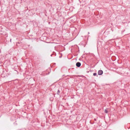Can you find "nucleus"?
I'll return each instance as SVG.
<instances>
[{"mask_svg":"<svg viewBox=\"0 0 130 130\" xmlns=\"http://www.w3.org/2000/svg\"><path fill=\"white\" fill-rule=\"evenodd\" d=\"M103 71L102 70H99L98 72V74L99 75H101L103 73Z\"/></svg>","mask_w":130,"mask_h":130,"instance_id":"f257e3e1","label":"nucleus"},{"mask_svg":"<svg viewBox=\"0 0 130 130\" xmlns=\"http://www.w3.org/2000/svg\"><path fill=\"white\" fill-rule=\"evenodd\" d=\"M81 63L80 62H77L76 63V66L77 67H80L81 66Z\"/></svg>","mask_w":130,"mask_h":130,"instance_id":"f03ea898","label":"nucleus"},{"mask_svg":"<svg viewBox=\"0 0 130 130\" xmlns=\"http://www.w3.org/2000/svg\"><path fill=\"white\" fill-rule=\"evenodd\" d=\"M67 35L68 36H69L70 35V34H69V32H70V31H68V30H66V32H67Z\"/></svg>","mask_w":130,"mask_h":130,"instance_id":"7ed1b4c3","label":"nucleus"},{"mask_svg":"<svg viewBox=\"0 0 130 130\" xmlns=\"http://www.w3.org/2000/svg\"><path fill=\"white\" fill-rule=\"evenodd\" d=\"M59 92H60V91L59 90H58V91L57 92V94H59Z\"/></svg>","mask_w":130,"mask_h":130,"instance_id":"20e7f679","label":"nucleus"},{"mask_svg":"<svg viewBox=\"0 0 130 130\" xmlns=\"http://www.w3.org/2000/svg\"><path fill=\"white\" fill-rule=\"evenodd\" d=\"M97 75V73H94L93 74V75L94 76H95Z\"/></svg>","mask_w":130,"mask_h":130,"instance_id":"39448f33","label":"nucleus"},{"mask_svg":"<svg viewBox=\"0 0 130 130\" xmlns=\"http://www.w3.org/2000/svg\"><path fill=\"white\" fill-rule=\"evenodd\" d=\"M104 112L105 113H107L108 112V111L107 110L105 109L104 110Z\"/></svg>","mask_w":130,"mask_h":130,"instance_id":"423d86ee","label":"nucleus"},{"mask_svg":"<svg viewBox=\"0 0 130 130\" xmlns=\"http://www.w3.org/2000/svg\"><path fill=\"white\" fill-rule=\"evenodd\" d=\"M129 125H130V124H127V126H129Z\"/></svg>","mask_w":130,"mask_h":130,"instance_id":"0eeeda50","label":"nucleus"},{"mask_svg":"<svg viewBox=\"0 0 130 130\" xmlns=\"http://www.w3.org/2000/svg\"><path fill=\"white\" fill-rule=\"evenodd\" d=\"M61 57H62V56H59V57L60 58H61Z\"/></svg>","mask_w":130,"mask_h":130,"instance_id":"6e6552de","label":"nucleus"},{"mask_svg":"<svg viewBox=\"0 0 130 130\" xmlns=\"http://www.w3.org/2000/svg\"><path fill=\"white\" fill-rule=\"evenodd\" d=\"M94 120L95 121H96V119H94Z\"/></svg>","mask_w":130,"mask_h":130,"instance_id":"1a4fd4ad","label":"nucleus"},{"mask_svg":"<svg viewBox=\"0 0 130 130\" xmlns=\"http://www.w3.org/2000/svg\"><path fill=\"white\" fill-rule=\"evenodd\" d=\"M11 39H10V42H11Z\"/></svg>","mask_w":130,"mask_h":130,"instance_id":"9d476101","label":"nucleus"},{"mask_svg":"<svg viewBox=\"0 0 130 130\" xmlns=\"http://www.w3.org/2000/svg\"><path fill=\"white\" fill-rule=\"evenodd\" d=\"M127 128H128V129H129V128H128V127H127Z\"/></svg>","mask_w":130,"mask_h":130,"instance_id":"9b49d317","label":"nucleus"},{"mask_svg":"<svg viewBox=\"0 0 130 130\" xmlns=\"http://www.w3.org/2000/svg\"><path fill=\"white\" fill-rule=\"evenodd\" d=\"M127 128H128V129H129V128H128V127H127Z\"/></svg>","mask_w":130,"mask_h":130,"instance_id":"f8f14e48","label":"nucleus"},{"mask_svg":"<svg viewBox=\"0 0 130 130\" xmlns=\"http://www.w3.org/2000/svg\"><path fill=\"white\" fill-rule=\"evenodd\" d=\"M88 33L89 34V32H88Z\"/></svg>","mask_w":130,"mask_h":130,"instance_id":"ddd939ff","label":"nucleus"}]
</instances>
